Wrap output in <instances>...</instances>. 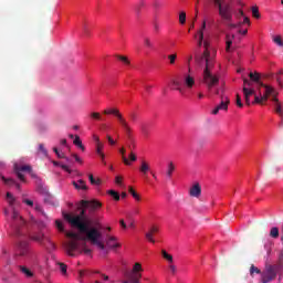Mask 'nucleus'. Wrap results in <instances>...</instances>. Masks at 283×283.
<instances>
[{"label":"nucleus","instance_id":"nucleus-37","mask_svg":"<svg viewBox=\"0 0 283 283\" xmlns=\"http://www.w3.org/2000/svg\"><path fill=\"white\" fill-rule=\"evenodd\" d=\"M252 96H254V102H252L253 105H262V95H258V93H255L254 91V94H252Z\"/></svg>","mask_w":283,"mask_h":283},{"label":"nucleus","instance_id":"nucleus-51","mask_svg":"<svg viewBox=\"0 0 283 283\" xmlns=\"http://www.w3.org/2000/svg\"><path fill=\"white\" fill-rule=\"evenodd\" d=\"M92 185H101V178H90Z\"/></svg>","mask_w":283,"mask_h":283},{"label":"nucleus","instance_id":"nucleus-39","mask_svg":"<svg viewBox=\"0 0 283 283\" xmlns=\"http://www.w3.org/2000/svg\"><path fill=\"white\" fill-rule=\"evenodd\" d=\"M179 23H181V25H185V23H187V13H185V11L180 12L179 14Z\"/></svg>","mask_w":283,"mask_h":283},{"label":"nucleus","instance_id":"nucleus-53","mask_svg":"<svg viewBox=\"0 0 283 283\" xmlns=\"http://www.w3.org/2000/svg\"><path fill=\"white\" fill-rule=\"evenodd\" d=\"M72 157L75 159L76 163H80V165L83 164V159H81V157H78V155L72 154Z\"/></svg>","mask_w":283,"mask_h":283},{"label":"nucleus","instance_id":"nucleus-64","mask_svg":"<svg viewBox=\"0 0 283 283\" xmlns=\"http://www.w3.org/2000/svg\"><path fill=\"white\" fill-rule=\"evenodd\" d=\"M93 140H95L96 145L101 144V138L98 137V135H94Z\"/></svg>","mask_w":283,"mask_h":283},{"label":"nucleus","instance_id":"nucleus-13","mask_svg":"<svg viewBox=\"0 0 283 283\" xmlns=\"http://www.w3.org/2000/svg\"><path fill=\"white\" fill-rule=\"evenodd\" d=\"M22 202L27 205V207H30V209H33L38 216L48 218V214H45V211H43V207H41V205L34 203V201L31 199H23Z\"/></svg>","mask_w":283,"mask_h":283},{"label":"nucleus","instance_id":"nucleus-43","mask_svg":"<svg viewBox=\"0 0 283 283\" xmlns=\"http://www.w3.org/2000/svg\"><path fill=\"white\" fill-rule=\"evenodd\" d=\"M142 129V134H144V136H149V128H147V125L143 124L140 126Z\"/></svg>","mask_w":283,"mask_h":283},{"label":"nucleus","instance_id":"nucleus-21","mask_svg":"<svg viewBox=\"0 0 283 283\" xmlns=\"http://www.w3.org/2000/svg\"><path fill=\"white\" fill-rule=\"evenodd\" d=\"M106 247H108V249H118L120 243H118V240L115 237H107Z\"/></svg>","mask_w":283,"mask_h":283},{"label":"nucleus","instance_id":"nucleus-28","mask_svg":"<svg viewBox=\"0 0 283 283\" xmlns=\"http://www.w3.org/2000/svg\"><path fill=\"white\" fill-rule=\"evenodd\" d=\"M249 77L251 78V81H253V83H256V85H259V87H260V83H263V82H260V73H258V72H255V73L251 72L249 74Z\"/></svg>","mask_w":283,"mask_h":283},{"label":"nucleus","instance_id":"nucleus-36","mask_svg":"<svg viewBox=\"0 0 283 283\" xmlns=\"http://www.w3.org/2000/svg\"><path fill=\"white\" fill-rule=\"evenodd\" d=\"M57 266L62 273V275H67V265L62 263V262H57Z\"/></svg>","mask_w":283,"mask_h":283},{"label":"nucleus","instance_id":"nucleus-60","mask_svg":"<svg viewBox=\"0 0 283 283\" xmlns=\"http://www.w3.org/2000/svg\"><path fill=\"white\" fill-rule=\"evenodd\" d=\"M266 101H269V95L264 93L261 95V103H266Z\"/></svg>","mask_w":283,"mask_h":283},{"label":"nucleus","instance_id":"nucleus-58","mask_svg":"<svg viewBox=\"0 0 283 283\" xmlns=\"http://www.w3.org/2000/svg\"><path fill=\"white\" fill-rule=\"evenodd\" d=\"M91 116L95 118V120H101V113H92Z\"/></svg>","mask_w":283,"mask_h":283},{"label":"nucleus","instance_id":"nucleus-42","mask_svg":"<svg viewBox=\"0 0 283 283\" xmlns=\"http://www.w3.org/2000/svg\"><path fill=\"white\" fill-rule=\"evenodd\" d=\"M252 17L260 19V9H258V7H252Z\"/></svg>","mask_w":283,"mask_h":283},{"label":"nucleus","instance_id":"nucleus-11","mask_svg":"<svg viewBox=\"0 0 283 283\" xmlns=\"http://www.w3.org/2000/svg\"><path fill=\"white\" fill-rule=\"evenodd\" d=\"M251 85H253V83H251V81H249L248 78L243 80V96L245 98V105H251V96H253V94H255L254 88H249V87H251Z\"/></svg>","mask_w":283,"mask_h":283},{"label":"nucleus","instance_id":"nucleus-26","mask_svg":"<svg viewBox=\"0 0 283 283\" xmlns=\"http://www.w3.org/2000/svg\"><path fill=\"white\" fill-rule=\"evenodd\" d=\"M272 101L274 103L275 113L279 114V116H282V104H280V99H277V97H273Z\"/></svg>","mask_w":283,"mask_h":283},{"label":"nucleus","instance_id":"nucleus-35","mask_svg":"<svg viewBox=\"0 0 283 283\" xmlns=\"http://www.w3.org/2000/svg\"><path fill=\"white\" fill-rule=\"evenodd\" d=\"M128 191L137 202H140V195L134 191V188L128 187Z\"/></svg>","mask_w":283,"mask_h":283},{"label":"nucleus","instance_id":"nucleus-46","mask_svg":"<svg viewBox=\"0 0 283 283\" xmlns=\"http://www.w3.org/2000/svg\"><path fill=\"white\" fill-rule=\"evenodd\" d=\"M39 151H41L43 156H48V149H45V146L43 144L39 145Z\"/></svg>","mask_w":283,"mask_h":283},{"label":"nucleus","instance_id":"nucleus-34","mask_svg":"<svg viewBox=\"0 0 283 283\" xmlns=\"http://www.w3.org/2000/svg\"><path fill=\"white\" fill-rule=\"evenodd\" d=\"M270 237L274 239L280 238V229H277L276 227L272 228L270 231Z\"/></svg>","mask_w":283,"mask_h":283},{"label":"nucleus","instance_id":"nucleus-44","mask_svg":"<svg viewBox=\"0 0 283 283\" xmlns=\"http://www.w3.org/2000/svg\"><path fill=\"white\" fill-rule=\"evenodd\" d=\"M168 59L170 61V65H174L176 63V60L178 59V54H170L168 55Z\"/></svg>","mask_w":283,"mask_h":283},{"label":"nucleus","instance_id":"nucleus-2","mask_svg":"<svg viewBox=\"0 0 283 283\" xmlns=\"http://www.w3.org/2000/svg\"><path fill=\"white\" fill-rule=\"evenodd\" d=\"M99 207L101 202L96 200H82L80 203H77L80 214L74 216L72 213L63 212V218L67 223L71 224V227L77 229L80 233H83L87 240H90L93 244H95V247L103 251L105 249L103 234H101V231H98L96 228L92 227V221H90V218H87V214H85L87 209H99Z\"/></svg>","mask_w":283,"mask_h":283},{"label":"nucleus","instance_id":"nucleus-24","mask_svg":"<svg viewBox=\"0 0 283 283\" xmlns=\"http://www.w3.org/2000/svg\"><path fill=\"white\" fill-rule=\"evenodd\" d=\"M18 269L25 275V277H34V273L25 265H19Z\"/></svg>","mask_w":283,"mask_h":283},{"label":"nucleus","instance_id":"nucleus-45","mask_svg":"<svg viewBox=\"0 0 283 283\" xmlns=\"http://www.w3.org/2000/svg\"><path fill=\"white\" fill-rule=\"evenodd\" d=\"M117 59L122 61V63H125L126 65H129V59L125 55H117Z\"/></svg>","mask_w":283,"mask_h":283},{"label":"nucleus","instance_id":"nucleus-47","mask_svg":"<svg viewBox=\"0 0 283 283\" xmlns=\"http://www.w3.org/2000/svg\"><path fill=\"white\" fill-rule=\"evenodd\" d=\"M44 200L45 202H49V205H56V201H54L52 196H48Z\"/></svg>","mask_w":283,"mask_h":283},{"label":"nucleus","instance_id":"nucleus-4","mask_svg":"<svg viewBox=\"0 0 283 283\" xmlns=\"http://www.w3.org/2000/svg\"><path fill=\"white\" fill-rule=\"evenodd\" d=\"M55 227H56L57 231H60V233H65V235H67V238H71V241L65 243V249H66L67 255H71V258H74V256L78 255V253L84 252V253H86V255H90V253H92V251L90 249H87V248H85V245H83V243L85 241L78 240V234H76L74 232L65 231L63 221L56 220Z\"/></svg>","mask_w":283,"mask_h":283},{"label":"nucleus","instance_id":"nucleus-23","mask_svg":"<svg viewBox=\"0 0 283 283\" xmlns=\"http://www.w3.org/2000/svg\"><path fill=\"white\" fill-rule=\"evenodd\" d=\"M154 233H158V228L153 227L150 231L146 233V240L153 244L156 242V240H154Z\"/></svg>","mask_w":283,"mask_h":283},{"label":"nucleus","instance_id":"nucleus-19","mask_svg":"<svg viewBox=\"0 0 283 283\" xmlns=\"http://www.w3.org/2000/svg\"><path fill=\"white\" fill-rule=\"evenodd\" d=\"M260 87H264L265 94L268 96H272V98H277V92H275V88H273L264 83H260Z\"/></svg>","mask_w":283,"mask_h":283},{"label":"nucleus","instance_id":"nucleus-25","mask_svg":"<svg viewBox=\"0 0 283 283\" xmlns=\"http://www.w3.org/2000/svg\"><path fill=\"white\" fill-rule=\"evenodd\" d=\"M73 185H74L75 189H82V191L87 190V185L85 184V181H83V179H78L77 181H73Z\"/></svg>","mask_w":283,"mask_h":283},{"label":"nucleus","instance_id":"nucleus-48","mask_svg":"<svg viewBox=\"0 0 283 283\" xmlns=\"http://www.w3.org/2000/svg\"><path fill=\"white\" fill-rule=\"evenodd\" d=\"M237 105L238 107H244V104H242V97H240V94H237Z\"/></svg>","mask_w":283,"mask_h":283},{"label":"nucleus","instance_id":"nucleus-6","mask_svg":"<svg viewBox=\"0 0 283 283\" xmlns=\"http://www.w3.org/2000/svg\"><path fill=\"white\" fill-rule=\"evenodd\" d=\"M214 8L218 9L219 17L223 21H233V11L231 9V3H224L222 0H212Z\"/></svg>","mask_w":283,"mask_h":283},{"label":"nucleus","instance_id":"nucleus-63","mask_svg":"<svg viewBox=\"0 0 283 283\" xmlns=\"http://www.w3.org/2000/svg\"><path fill=\"white\" fill-rule=\"evenodd\" d=\"M230 28H242V21H239L237 24H230Z\"/></svg>","mask_w":283,"mask_h":283},{"label":"nucleus","instance_id":"nucleus-3","mask_svg":"<svg viewBox=\"0 0 283 283\" xmlns=\"http://www.w3.org/2000/svg\"><path fill=\"white\" fill-rule=\"evenodd\" d=\"M216 56V51L212 50L211 54V48L209 42L203 41V52L202 54H195V61L199 65H202L205 63V70H203V83L207 86L208 92H211L213 87H218L220 83V76L213 74L211 70L213 69V57Z\"/></svg>","mask_w":283,"mask_h":283},{"label":"nucleus","instance_id":"nucleus-8","mask_svg":"<svg viewBox=\"0 0 283 283\" xmlns=\"http://www.w3.org/2000/svg\"><path fill=\"white\" fill-rule=\"evenodd\" d=\"M277 277V265H266L264 271L261 272V282L270 283Z\"/></svg>","mask_w":283,"mask_h":283},{"label":"nucleus","instance_id":"nucleus-5","mask_svg":"<svg viewBox=\"0 0 283 283\" xmlns=\"http://www.w3.org/2000/svg\"><path fill=\"white\" fill-rule=\"evenodd\" d=\"M143 264H140V262H136L132 270L124 271L123 275L125 281L122 283H140V280L143 279Z\"/></svg>","mask_w":283,"mask_h":283},{"label":"nucleus","instance_id":"nucleus-17","mask_svg":"<svg viewBox=\"0 0 283 283\" xmlns=\"http://www.w3.org/2000/svg\"><path fill=\"white\" fill-rule=\"evenodd\" d=\"M165 176L166 178H172V176H176V164H174V161H168Z\"/></svg>","mask_w":283,"mask_h":283},{"label":"nucleus","instance_id":"nucleus-10","mask_svg":"<svg viewBox=\"0 0 283 283\" xmlns=\"http://www.w3.org/2000/svg\"><path fill=\"white\" fill-rule=\"evenodd\" d=\"M161 258L166 260L169 273H171V275H176V273L178 272V268L174 262V255L168 253L166 250H161Z\"/></svg>","mask_w":283,"mask_h":283},{"label":"nucleus","instance_id":"nucleus-40","mask_svg":"<svg viewBox=\"0 0 283 283\" xmlns=\"http://www.w3.org/2000/svg\"><path fill=\"white\" fill-rule=\"evenodd\" d=\"M172 85L177 87L176 90L179 92V94L185 95V88L180 87V82L172 81Z\"/></svg>","mask_w":283,"mask_h":283},{"label":"nucleus","instance_id":"nucleus-57","mask_svg":"<svg viewBox=\"0 0 283 283\" xmlns=\"http://www.w3.org/2000/svg\"><path fill=\"white\" fill-rule=\"evenodd\" d=\"M163 4L160 3V1H158V0H155L154 2H153V7L156 9V10H158V8H160Z\"/></svg>","mask_w":283,"mask_h":283},{"label":"nucleus","instance_id":"nucleus-1","mask_svg":"<svg viewBox=\"0 0 283 283\" xmlns=\"http://www.w3.org/2000/svg\"><path fill=\"white\" fill-rule=\"evenodd\" d=\"M6 200L9 205V208L4 209L6 218L9 220V224L11 229H13L14 235H18V238H24V240H21L15 247L14 259L17 262H23V260L30 255L28 240L39 242L46 249V251H49V253H52V251L56 249V245L50 240V238L45 237V233L43 232L45 223L43 220H36L34 216H31L29 222H27L23 217L19 214V211H17L19 201H17L14 196L7 192Z\"/></svg>","mask_w":283,"mask_h":283},{"label":"nucleus","instance_id":"nucleus-62","mask_svg":"<svg viewBox=\"0 0 283 283\" xmlns=\"http://www.w3.org/2000/svg\"><path fill=\"white\" fill-rule=\"evenodd\" d=\"M98 273V272H97ZM99 274V279L101 280H104L105 282H107L108 280H109V276H107V275H105V274H101V273H98Z\"/></svg>","mask_w":283,"mask_h":283},{"label":"nucleus","instance_id":"nucleus-33","mask_svg":"<svg viewBox=\"0 0 283 283\" xmlns=\"http://www.w3.org/2000/svg\"><path fill=\"white\" fill-rule=\"evenodd\" d=\"M273 43H275V45H279V48H283L282 35H275V36H273Z\"/></svg>","mask_w":283,"mask_h":283},{"label":"nucleus","instance_id":"nucleus-29","mask_svg":"<svg viewBox=\"0 0 283 283\" xmlns=\"http://www.w3.org/2000/svg\"><path fill=\"white\" fill-rule=\"evenodd\" d=\"M125 153H126V150L124 147L119 149V154L122 155V160H123L124 165L129 167L132 165V161L129 159H127V156H125Z\"/></svg>","mask_w":283,"mask_h":283},{"label":"nucleus","instance_id":"nucleus-12","mask_svg":"<svg viewBox=\"0 0 283 283\" xmlns=\"http://www.w3.org/2000/svg\"><path fill=\"white\" fill-rule=\"evenodd\" d=\"M229 103H231L229 97L227 95H221V103L212 109L211 114L216 116L219 112H227L229 109Z\"/></svg>","mask_w":283,"mask_h":283},{"label":"nucleus","instance_id":"nucleus-55","mask_svg":"<svg viewBox=\"0 0 283 283\" xmlns=\"http://www.w3.org/2000/svg\"><path fill=\"white\" fill-rule=\"evenodd\" d=\"M109 145H112L114 147V145H116V140H114V138H112L109 135L106 136Z\"/></svg>","mask_w":283,"mask_h":283},{"label":"nucleus","instance_id":"nucleus-30","mask_svg":"<svg viewBox=\"0 0 283 283\" xmlns=\"http://www.w3.org/2000/svg\"><path fill=\"white\" fill-rule=\"evenodd\" d=\"M73 145L82 149V151H85V146H83V142L81 140V137L78 135L75 136V139L73 140Z\"/></svg>","mask_w":283,"mask_h":283},{"label":"nucleus","instance_id":"nucleus-52","mask_svg":"<svg viewBox=\"0 0 283 283\" xmlns=\"http://www.w3.org/2000/svg\"><path fill=\"white\" fill-rule=\"evenodd\" d=\"M115 185H117V187H125V185L123 184V178H116Z\"/></svg>","mask_w":283,"mask_h":283},{"label":"nucleus","instance_id":"nucleus-32","mask_svg":"<svg viewBox=\"0 0 283 283\" xmlns=\"http://www.w3.org/2000/svg\"><path fill=\"white\" fill-rule=\"evenodd\" d=\"M226 39V52H231V45H233V40H231V35H227Z\"/></svg>","mask_w":283,"mask_h":283},{"label":"nucleus","instance_id":"nucleus-27","mask_svg":"<svg viewBox=\"0 0 283 283\" xmlns=\"http://www.w3.org/2000/svg\"><path fill=\"white\" fill-rule=\"evenodd\" d=\"M107 196H109L111 198H113L115 200V202H118V200H120V193L116 190H107Z\"/></svg>","mask_w":283,"mask_h":283},{"label":"nucleus","instance_id":"nucleus-54","mask_svg":"<svg viewBox=\"0 0 283 283\" xmlns=\"http://www.w3.org/2000/svg\"><path fill=\"white\" fill-rule=\"evenodd\" d=\"M144 6H145V2H140V3L136 7L135 11H136L137 14H140V9H142Z\"/></svg>","mask_w":283,"mask_h":283},{"label":"nucleus","instance_id":"nucleus-38","mask_svg":"<svg viewBox=\"0 0 283 283\" xmlns=\"http://www.w3.org/2000/svg\"><path fill=\"white\" fill-rule=\"evenodd\" d=\"M144 45L148 48L149 50L154 49V43L151 42V39L144 38Z\"/></svg>","mask_w":283,"mask_h":283},{"label":"nucleus","instance_id":"nucleus-41","mask_svg":"<svg viewBox=\"0 0 283 283\" xmlns=\"http://www.w3.org/2000/svg\"><path fill=\"white\" fill-rule=\"evenodd\" d=\"M254 273H256V275H262V271H260V269H258L255 265H251L250 275H253Z\"/></svg>","mask_w":283,"mask_h":283},{"label":"nucleus","instance_id":"nucleus-56","mask_svg":"<svg viewBox=\"0 0 283 283\" xmlns=\"http://www.w3.org/2000/svg\"><path fill=\"white\" fill-rule=\"evenodd\" d=\"M235 17L240 21V19H242V17H244V11H242V9H240L239 12L235 14Z\"/></svg>","mask_w":283,"mask_h":283},{"label":"nucleus","instance_id":"nucleus-59","mask_svg":"<svg viewBox=\"0 0 283 283\" xmlns=\"http://www.w3.org/2000/svg\"><path fill=\"white\" fill-rule=\"evenodd\" d=\"M119 226L122 227V229L125 231V230H127V223H125V220H120L119 221Z\"/></svg>","mask_w":283,"mask_h":283},{"label":"nucleus","instance_id":"nucleus-50","mask_svg":"<svg viewBox=\"0 0 283 283\" xmlns=\"http://www.w3.org/2000/svg\"><path fill=\"white\" fill-rule=\"evenodd\" d=\"M251 25V20L249 19V17H243V21L241 22V25Z\"/></svg>","mask_w":283,"mask_h":283},{"label":"nucleus","instance_id":"nucleus-31","mask_svg":"<svg viewBox=\"0 0 283 283\" xmlns=\"http://www.w3.org/2000/svg\"><path fill=\"white\" fill-rule=\"evenodd\" d=\"M103 143L101 144H96V154H98V156H101L102 160H105V154H103Z\"/></svg>","mask_w":283,"mask_h":283},{"label":"nucleus","instance_id":"nucleus-61","mask_svg":"<svg viewBox=\"0 0 283 283\" xmlns=\"http://www.w3.org/2000/svg\"><path fill=\"white\" fill-rule=\"evenodd\" d=\"M56 156H57V158H64V160H66L67 163H70V158H67V157L65 156V154L59 153V155H56Z\"/></svg>","mask_w":283,"mask_h":283},{"label":"nucleus","instance_id":"nucleus-7","mask_svg":"<svg viewBox=\"0 0 283 283\" xmlns=\"http://www.w3.org/2000/svg\"><path fill=\"white\" fill-rule=\"evenodd\" d=\"M104 114L106 115H113L117 118L122 129H124L126 136L130 138L132 136V126H129V122L123 116V113L118 108H107L104 111Z\"/></svg>","mask_w":283,"mask_h":283},{"label":"nucleus","instance_id":"nucleus-15","mask_svg":"<svg viewBox=\"0 0 283 283\" xmlns=\"http://www.w3.org/2000/svg\"><path fill=\"white\" fill-rule=\"evenodd\" d=\"M184 85L187 90H193L196 86V77L191 74V69H189V73L184 75Z\"/></svg>","mask_w":283,"mask_h":283},{"label":"nucleus","instance_id":"nucleus-49","mask_svg":"<svg viewBox=\"0 0 283 283\" xmlns=\"http://www.w3.org/2000/svg\"><path fill=\"white\" fill-rule=\"evenodd\" d=\"M129 160H130V163H136V160H138V157H136V154H134V151H130Z\"/></svg>","mask_w":283,"mask_h":283},{"label":"nucleus","instance_id":"nucleus-18","mask_svg":"<svg viewBox=\"0 0 283 283\" xmlns=\"http://www.w3.org/2000/svg\"><path fill=\"white\" fill-rule=\"evenodd\" d=\"M200 193H202V188L200 184H193L190 188V196L192 198H199Z\"/></svg>","mask_w":283,"mask_h":283},{"label":"nucleus","instance_id":"nucleus-20","mask_svg":"<svg viewBox=\"0 0 283 283\" xmlns=\"http://www.w3.org/2000/svg\"><path fill=\"white\" fill-rule=\"evenodd\" d=\"M205 30H207V21L202 22L201 29L198 31V34H199L198 48H202V43L205 41Z\"/></svg>","mask_w":283,"mask_h":283},{"label":"nucleus","instance_id":"nucleus-16","mask_svg":"<svg viewBox=\"0 0 283 283\" xmlns=\"http://www.w3.org/2000/svg\"><path fill=\"white\" fill-rule=\"evenodd\" d=\"M139 171L144 176H147L150 171V175L154 178L156 177V174H154V171H151V166H149V163H147L146 160H142L140 166H139Z\"/></svg>","mask_w":283,"mask_h":283},{"label":"nucleus","instance_id":"nucleus-22","mask_svg":"<svg viewBox=\"0 0 283 283\" xmlns=\"http://www.w3.org/2000/svg\"><path fill=\"white\" fill-rule=\"evenodd\" d=\"M264 250L266 251V260H269L271 258V251H273V240L268 239L264 242Z\"/></svg>","mask_w":283,"mask_h":283},{"label":"nucleus","instance_id":"nucleus-14","mask_svg":"<svg viewBox=\"0 0 283 283\" xmlns=\"http://www.w3.org/2000/svg\"><path fill=\"white\" fill-rule=\"evenodd\" d=\"M3 185L10 187L11 189H21V182H25V179H14V178H2Z\"/></svg>","mask_w":283,"mask_h":283},{"label":"nucleus","instance_id":"nucleus-9","mask_svg":"<svg viewBox=\"0 0 283 283\" xmlns=\"http://www.w3.org/2000/svg\"><path fill=\"white\" fill-rule=\"evenodd\" d=\"M13 171L17 174L18 178H25V174L31 176V178H36V174H34V170H32V166L30 165L14 164Z\"/></svg>","mask_w":283,"mask_h":283}]
</instances>
